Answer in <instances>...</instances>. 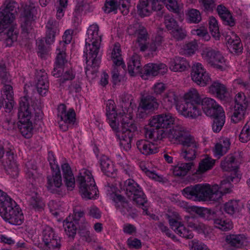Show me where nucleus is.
<instances>
[{
	"label": "nucleus",
	"mask_w": 250,
	"mask_h": 250,
	"mask_svg": "<svg viewBox=\"0 0 250 250\" xmlns=\"http://www.w3.org/2000/svg\"><path fill=\"white\" fill-rule=\"evenodd\" d=\"M170 34L176 41H183L187 36L186 31L180 26L170 31Z\"/></svg>",
	"instance_id": "nucleus-46"
},
{
	"label": "nucleus",
	"mask_w": 250,
	"mask_h": 250,
	"mask_svg": "<svg viewBox=\"0 0 250 250\" xmlns=\"http://www.w3.org/2000/svg\"><path fill=\"white\" fill-rule=\"evenodd\" d=\"M240 179V178L239 176V174L235 171L231 175L228 176L226 179H224L221 181L220 187H218V193L217 195V197H218V199H220L224 194L229 193L231 192L230 187L231 182L237 183L239 181Z\"/></svg>",
	"instance_id": "nucleus-17"
},
{
	"label": "nucleus",
	"mask_w": 250,
	"mask_h": 250,
	"mask_svg": "<svg viewBox=\"0 0 250 250\" xmlns=\"http://www.w3.org/2000/svg\"><path fill=\"white\" fill-rule=\"evenodd\" d=\"M76 5L74 9V16L75 17L79 16L83 10L84 7L88 6V5L84 2V0H76Z\"/></svg>",
	"instance_id": "nucleus-58"
},
{
	"label": "nucleus",
	"mask_w": 250,
	"mask_h": 250,
	"mask_svg": "<svg viewBox=\"0 0 250 250\" xmlns=\"http://www.w3.org/2000/svg\"><path fill=\"white\" fill-rule=\"evenodd\" d=\"M209 92L216 94L217 97L225 102L229 101V93L226 86L218 81L213 82L209 87Z\"/></svg>",
	"instance_id": "nucleus-22"
},
{
	"label": "nucleus",
	"mask_w": 250,
	"mask_h": 250,
	"mask_svg": "<svg viewBox=\"0 0 250 250\" xmlns=\"http://www.w3.org/2000/svg\"><path fill=\"white\" fill-rule=\"evenodd\" d=\"M124 190L126 196L137 205L144 206L147 199L140 186L133 179H128L124 182Z\"/></svg>",
	"instance_id": "nucleus-10"
},
{
	"label": "nucleus",
	"mask_w": 250,
	"mask_h": 250,
	"mask_svg": "<svg viewBox=\"0 0 250 250\" xmlns=\"http://www.w3.org/2000/svg\"><path fill=\"white\" fill-rule=\"evenodd\" d=\"M30 206L32 208V212H42L43 210L44 204L41 201L40 197L38 196L37 192H34L31 197Z\"/></svg>",
	"instance_id": "nucleus-41"
},
{
	"label": "nucleus",
	"mask_w": 250,
	"mask_h": 250,
	"mask_svg": "<svg viewBox=\"0 0 250 250\" xmlns=\"http://www.w3.org/2000/svg\"><path fill=\"white\" fill-rule=\"evenodd\" d=\"M62 78L59 79L58 82L60 86H62L67 81H72L75 77V74L73 73L72 69L71 67L68 70H66L63 73H62Z\"/></svg>",
	"instance_id": "nucleus-48"
},
{
	"label": "nucleus",
	"mask_w": 250,
	"mask_h": 250,
	"mask_svg": "<svg viewBox=\"0 0 250 250\" xmlns=\"http://www.w3.org/2000/svg\"><path fill=\"white\" fill-rule=\"evenodd\" d=\"M136 145L138 149L143 154L147 155L157 152L158 148L153 143L145 140H140L137 142Z\"/></svg>",
	"instance_id": "nucleus-30"
},
{
	"label": "nucleus",
	"mask_w": 250,
	"mask_h": 250,
	"mask_svg": "<svg viewBox=\"0 0 250 250\" xmlns=\"http://www.w3.org/2000/svg\"><path fill=\"white\" fill-rule=\"evenodd\" d=\"M159 229L165 233L167 237L171 238L174 241L177 240L176 237L172 233L168 228L163 223H160L158 225Z\"/></svg>",
	"instance_id": "nucleus-62"
},
{
	"label": "nucleus",
	"mask_w": 250,
	"mask_h": 250,
	"mask_svg": "<svg viewBox=\"0 0 250 250\" xmlns=\"http://www.w3.org/2000/svg\"><path fill=\"white\" fill-rule=\"evenodd\" d=\"M160 133V140L168 137L174 138L180 142L183 146L181 156L186 160L191 161L196 158V153L198 147L197 143L192 136L188 135L180 127L173 125L168 130L165 132L161 131Z\"/></svg>",
	"instance_id": "nucleus-2"
},
{
	"label": "nucleus",
	"mask_w": 250,
	"mask_h": 250,
	"mask_svg": "<svg viewBox=\"0 0 250 250\" xmlns=\"http://www.w3.org/2000/svg\"><path fill=\"white\" fill-rule=\"evenodd\" d=\"M36 87L38 93L43 96L48 91L49 83L47 80V74L40 72L35 78Z\"/></svg>",
	"instance_id": "nucleus-26"
},
{
	"label": "nucleus",
	"mask_w": 250,
	"mask_h": 250,
	"mask_svg": "<svg viewBox=\"0 0 250 250\" xmlns=\"http://www.w3.org/2000/svg\"><path fill=\"white\" fill-rule=\"evenodd\" d=\"M18 117L19 119L18 127L21 134L25 138H31L34 131V127L30 121L31 108L29 107V103L27 96L21 97L19 103Z\"/></svg>",
	"instance_id": "nucleus-6"
},
{
	"label": "nucleus",
	"mask_w": 250,
	"mask_h": 250,
	"mask_svg": "<svg viewBox=\"0 0 250 250\" xmlns=\"http://www.w3.org/2000/svg\"><path fill=\"white\" fill-rule=\"evenodd\" d=\"M19 10V5L14 0H6L4 6L0 8V33L6 35L5 42L8 46H11L18 38V30L11 25Z\"/></svg>",
	"instance_id": "nucleus-1"
},
{
	"label": "nucleus",
	"mask_w": 250,
	"mask_h": 250,
	"mask_svg": "<svg viewBox=\"0 0 250 250\" xmlns=\"http://www.w3.org/2000/svg\"><path fill=\"white\" fill-rule=\"evenodd\" d=\"M204 112L209 117L224 112L222 107L218 104L216 101L210 98L202 99L201 106Z\"/></svg>",
	"instance_id": "nucleus-14"
},
{
	"label": "nucleus",
	"mask_w": 250,
	"mask_h": 250,
	"mask_svg": "<svg viewBox=\"0 0 250 250\" xmlns=\"http://www.w3.org/2000/svg\"><path fill=\"white\" fill-rule=\"evenodd\" d=\"M239 140L241 142H247L250 140V127L245 125L239 135Z\"/></svg>",
	"instance_id": "nucleus-54"
},
{
	"label": "nucleus",
	"mask_w": 250,
	"mask_h": 250,
	"mask_svg": "<svg viewBox=\"0 0 250 250\" xmlns=\"http://www.w3.org/2000/svg\"><path fill=\"white\" fill-rule=\"evenodd\" d=\"M14 154L11 151H7L5 156L1 162L6 173L13 178L18 177L19 169L16 163L13 160Z\"/></svg>",
	"instance_id": "nucleus-15"
},
{
	"label": "nucleus",
	"mask_w": 250,
	"mask_h": 250,
	"mask_svg": "<svg viewBox=\"0 0 250 250\" xmlns=\"http://www.w3.org/2000/svg\"><path fill=\"white\" fill-rule=\"evenodd\" d=\"M188 19L190 21L193 23L199 22L202 18L200 11L195 9H191L188 13Z\"/></svg>",
	"instance_id": "nucleus-51"
},
{
	"label": "nucleus",
	"mask_w": 250,
	"mask_h": 250,
	"mask_svg": "<svg viewBox=\"0 0 250 250\" xmlns=\"http://www.w3.org/2000/svg\"><path fill=\"white\" fill-rule=\"evenodd\" d=\"M188 212L192 214L195 213L198 217L201 218H207L208 219H216L217 217V213L215 211L204 207H198L197 206H192L188 208Z\"/></svg>",
	"instance_id": "nucleus-24"
},
{
	"label": "nucleus",
	"mask_w": 250,
	"mask_h": 250,
	"mask_svg": "<svg viewBox=\"0 0 250 250\" xmlns=\"http://www.w3.org/2000/svg\"><path fill=\"white\" fill-rule=\"evenodd\" d=\"M100 44L96 43V42H92L91 44L85 41V46L86 48L89 47V57L98 55L99 52Z\"/></svg>",
	"instance_id": "nucleus-53"
},
{
	"label": "nucleus",
	"mask_w": 250,
	"mask_h": 250,
	"mask_svg": "<svg viewBox=\"0 0 250 250\" xmlns=\"http://www.w3.org/2000/svg\"><path fill=\"white\" fill-rule=\"evenodd\" d=\"M214 227L222 231H227L233 227V224L231 220H213Z\"/></svg>",
	"instance_id": "nucleus-43"
},
{
	"label": "nucleus",
	"mask_w": 250,
	"mask_h": 250,
	"mask_svg": "<svg viewBox=\"0 0 250 250\" xmlns=\"http://www.w3.org/2000/svg\"><path fill=\"white\" fill-rule=\"evenodd\" d=\"M100 166L102 171L107 176L111 177L115 169L112 162L106 156H103L100 159Z\"/></svg>",
	"instance_id": "nucleus-37"
},
{
	"label": "nucleus",
	"mask_w": 250,
	"mask_h": 250,
	"mask_svg": "<svg viewBox=\"0 0 250 250\" xmlns=\"http://www.w3.org/2000/svg\"><path fill=\"white\" fill-rule=\"evenodd\" d=\"M209 29L213 37L219 38L220 33L217 21L216 19L211 17L209 21Z\"/></svg>",
	"instance_id": "nucleus-50"
},
{
	"label": "nucleus",
	"mask_w": 250,
	"mask_h": 250,
	"mask_svg": "<svg viewBox=\"0 0 250 250\" xmlns=\"http://www.w3.org/2000/svg\"><path fill=\"white\" fill-rule=\"evenodd\" d=\"M78 220H63V226L66 235L73 238L76 234Z\"/></svg>",
	"instance_id": "nucleus-38"
},
{
	"label": "nucleus",
	"mask_w": 250,
	"mask_h": 250,
	"mask_svg": "<svg viewBox=\"0 0 250 250\" xmlns=\"http://www.w3.org/2000/svg\"><path fill=\"white\" fill-rule=\"evenodd\" d=\"M116 108L114 101L108 100L106 103V114L113 130L118 133L121 131L123 133L128 131L130 132L137 131V127L134 121L126 116H124L121 113L117 114Z\"/></svg>",
	"instance_id": "nucleus-3"
},
{
	"label": "nucleus",
	"mask_w": 250,
	"mask_h": 250,
	"mask_svg": "<svg viewBox=\"0 0 250 250\" xmlns=\"http://www.w3.org/2000/svg\"><path fill=\"white\" fill-rule=\"evenodd\" d=\"M99 27L98 26H91L87 31V34L88 38L85 41L88 42H94L96 43H101L102 41V37L98 35Z\"/></svg>",
	"instance_id": "nucleus-40"
},
{
	"label": "nucleus",
	"mask_w": 250,
	"mask_h": 250,
	"mask_svg": "<svg viewBox=\"0 0 250 250\" xmlns=\"http://www.w3.org/2000/svg\"><path fill=\"white\" fill-rule=\"evenodd\" d=\"M0 215L2 219H16L22 215L21 210L7 193L0 189Z\"/></svg>",
	"instance_id": "nucleus-9"
},
{
	"label": "nucleus",
	"mask_w": 250,
	"mask_h": 250,
	"mask_svg": "<svg viewBox=\"0 0 250 250\" xmlns=\"http://www.w3.org/2000/svg\"><path fill=\"white\" fill-rule=\"evenodd\" d=\"M127 64L128 71L131 76L135 75V69L136 71V73L141 74V71H143L142 69L143 68H141L140 57L137 55H133Z\"/></svg>",
	"instance_id": "nucleus-36"
},
{
	"label": "nucleus",
	"mask_w": 250,
	"mask_h": 250,
	"mask_svg": "<svg viewBox=\"0 0 250 250\" xmlns=\"http://www.w3.org/2000/svg\"><path fill=\"white\" fill-rule=\"evenodd\" d=\"M228 43L227 47L230 53H239L242 52V44L239 38L234 40L230 37L228 39Z\"/></svg>",
	"instance_id": "nucleus-42"
},
{
	"label": "nucleus",
	"mask_w": 250,
	"mask_h": 250,
	"mask_svg": "<svg viewBox=\"0 0 250 250\" xmlns=\"http://www.w3.org/2000/svg\"><path fill=\"white\" fill-rule=\"evenodd\" d=\"M191 77L193 81L201 86H206L211 81L208 73L200 63L192 66Z\"/></svg>",
	"instance_id": "nucleus-11"
},
{
	"label": "nucleus",
	"mask_w": 250,
	"mask_h": 250,
	"mask_svg": "<svg viewBox=\"0 0 250 250\" xmlns=\"http://www.w3.org/2000/svg\"><path fill=\"white\" fill-rule=\"evenodd\" d=\"M184 100L185 103L181 110L183 115L193 119L201 114L200 106L202 99L196 89H191L186 93Z\"/></svg>",
	"instance_id": "nucleus-7"
},
{
	"label": "nucleus",
	"mask_w": 250,
	"mask_h": 250,
	"mask_svg": "<svg viewBox=\"0 0 250 250\" xmlns=\"http://www.w3.org/2000/svg\"><path fill=\"white\" fill-rule=\"evenodd\" d=\"M0 80L1 83L4 85L3 88V93H8V91H6V86H12L9 83H11V79L9 77V74L7 73H2L0 74Z\"/></svg>",
	"instance_id": "nucleus-57"
},
{
	"label": "nucleus",
	"mask_w": 250,
	"mask_h": 250,
	"mask_svg": "<svg viewBox=\"0 0 250 250\" xmlns=\"http://www.w3.org/2000/svg\"><path fill=\"white\" fill-rule=\"evenodd\" d=\"M127 243L130 248L139 249L142 247V243L140 240L136 238L130 237L127 239Z\"/></svg>",
	"instance_id": "nucleus-61"
},
{
	"label": "nucleus",
	"mask_w": 250,
	"mask_h": 250,
	"mask_svg": "<svg viewBox=\"0 0 250 250\" xmlns=\"http://www.w3.org/2000/svg\"><path fill=\"white\" fill-rule=\"evenodd\" d=\"M35 6L33 5H26L24 8L21 15L24 18L23 23L21 27L22 30L25 33H28L32 30L31 21H33Z\"/></svg>",
	"instance_id": "nucleus-18"
},
{
	"label": "nucleus",
	"mask_w": 250,
	"mask_h": 250,
	"mask_svg": "<svg viewBox=\"0 0 250 250\" xmlns=\"http://www.w3.org/2000/svg\"><path fill=\"white\" fill-rule=\"evenodd\" d=\"M189 67L188 62L183 57H176L169 62V68L174 72H183Z\"/></svg>",
	"instance_id": "nucleus-28"
},
{
	"label": "nucleus",
	"mask_w": 250,
	"mask_h": 250,
	"mask_svg": "<svg viewBox=\"0 0 250 250\" xmlns=\"http://www.w3.org/2000/svg\"><path fill=\"white\" fill-rule=\"evenodd\" d=\"M188 226L197 231L198 233L203 234L207 238H210L211 236L212 229L203 223L198 221L190 222L188 223Z\"/></svg>",
	"instance_id": "nucleus-31"
},
{
	"label": "nucleus",
	"mask_w": 250,
	"mask_h": 250,
	"mask_svg": "<svg viewBox=\"0 0 250 250\" xmlns=\"http://www.w3.org/2000/svg\"><path fill=\"white\" fill-rule=\"evenodd\" d=\"M56 22L52 20H49L48 21L46 27L47 28L46 35L45 38V43L50 45L54 41L55 35L58 30L56 26Z\"/></svg>",
	"instance_id": "nucleus-34"
},
{
	"label": "nucleus",
	"mask_w": 250,
	"mask_h": 250,
	"mask_svg": "<svg viewBox=\"0 0 250 250\" xmlns=\"http://www.w3.org/2000/svg\"><path fill=\"white\" fill-rule=\"evenodd\" d=\"M203 58L210 64L214 62L223 63L225 59L220 52L211 48H206L202 53Z\"/></svg>",
	"instance_id": "nucleus-23"
},
{
	"label": "nucleus",
	"mask_w": 250,
	"mask_h": 250,
	"mask_svg": "<svg viewBox=\"0 0 250 250\" xmlns=\"http://www.w3.org/2000/svg\"><path fill=\"white\" fill-rule=\"evenodd\" d=\"M6 91H8V93H4L5 96V100L4 104H5V112L9 113L11 111L14 106V101H13V91L12 86H6Z\"/></svg>",
	"instance_id": "nucleus-39"
},
{
	"label": "nucleus",
	"mask_w": 250,
	"mask_h": 250,
	"mask_svg": "<svg viewBox=\"0 0 250 250\" xmlns=\"http://www.w3.org/2000/svg\"><path fill=\"white\" fill-rule=\"evenodd\" d=\"M84 175L79 174L77 183L79 184L80 193L82 197L86 199H91L97 196L98 188L91 172L86 170Z\"/></svg>",
	"instance_id": "nucleus-8"
},
{
	"label": "nucleus",
	"mask_w": 250,
	"mask_h": 250,
	"mask_svg": "<svg viewBox=\"0 0 250 250\" xmlns=\"http://www.w3.org/2000/svg\"><path fill=\"white\" fill-rule=\"evenodd\" d=\"M218 185H214L212 188L208 184H196L187 187L182 190V194L189 199L195 198L198 201H217L218 197Z\"/></svg>",
	"instance_id": "nucleus-5"
},
{
	"label": "nucleus",
	"mask_w": 250,
	"mask_h": 250,
	"mask_svg": "<svg viewBox=\"0 0 250 250\" xmlns=\"http://www.w3.org/2000/svg\"><path fill=\"white\" fill-rule=\"evenodd\" d=\"M120 5L121 1L118 2L117 0H106L103 9L104 12L107 14L112 12L116 13L117 9L120 8Z\"/></svg>",
	"instance_id": "nucleus-44"
},
{
	"label": "nucleus",
	"mask_w": 250,
	"mask_h": 250,
	"mask_svg": "<svg viewBox=\"0 0 250 250\" xmlns=\"http://www.w3.org/2000/svg\"><path fill=\"white\" fill-rule=\"evenodd\" d=\"M215 164V160L207 157L201 160L199 164L198 168L194 172L193 175H201L203 173L211 169ZM198 177V176H197Z\"/></svg>",
	"instance_id": "nucleus-32"
},
{
	"label": "nucleus",
	"mask_w": 250,
	"mask_h": 250,
	"mask_svg": "<svg viewBox=\"0 0 250 250\" xmlns=\"http://www.w3.org/2000/svg\"><path fill=\"white\" fill-rule=\"evenodd\" d=\"M79 234L82 239L86 242H90L92 240V236L90 231L85 227L80 229Z\"/></svg>",
	"instance_id": "nucleus-63"
},
{
	"label": "nucleus",
	"mask_w": 250,
	"mask_h": 250,
	"mask_svg": "<svg viewBox=\"0 0 250 250\" xmlns=\"http://www.w3.org/2000/svg\"><path fill=\"white\" fill-rule=\"evenodd\" d=\"M197 49V44L196 42H189L188 43L185 47V53L190 56L195 53Z\"/></svg>",
	"instance_id": "nucleus-60"
},
{
	"label": "nucleus",
	"mask_w": 250,
	"mask_h": 250,
	"mask_svg": "<svg viewBox=\"0 0 250 250\" xmlns=\"http://www.w3.org/2000/svg\"><path fill=\"white\" fill-rule=\"evenodd\" d=\"M160 103L156 97L152 95L143 96L141 99L140 106L145 110L154 112L158 109Z\"/></svg>",
	"instance_id": "nucleus-25"
},
{
	"label": "nucleus",
	"mask_w": 250,
	"mask_h": 250,
	"mask_svg": "<svg viewBox=\"0 0 250 250\" xmlns=\"http://www.w3.org/2000/svg\"><path fill=\"white\" fill-rule=\"evenodd\" d=\"M194 166L193 162L188 163H180L178 162L177 165L174 167L173 170V174L175 176L181 177L187 175Z\"/></svg>",
	"instance_id": "nucleus-35"
},
{
	"label": "nucleus",
	"mask_w": 250,
	"mask_h": 250,
	"mask_svg": "<svg viewBox=\"0 0 250 250\" xmlns=\"http://www.w3.org/2000/svg\"><path fill=\"white\" fill-rule=\"evenodd\" d=\"M247 105L239 104L234 106V110L231 116V120L234 123H238L243 117L244 112L246 109Z\"/></svg>",
	"instance_id": "nucleus-45"
},
{
	"label": "nucleus",
	"mask_w": 250,
	"mask_h": 250,
	"mask_svg": "<svg viewBox=\"0 0 250 250\" xmlns=\"http://www.w3.org/2000/svg\"><path fill=\"white\" fill-rule=\"evenodd\" d=\"M163 100L164 102L167 103L168 105L171 106L176 104L178 101V98L174 92H170L164 95Z\"/></svg>",
	"instance_id": "nucleus-55"
},
{
	"label": "nucleus",
	"mask_w": 250,
	"mask_h": 250,
	"mask_svg": "<svg viewBox=\"0 0 250 250\" xmlns=\"http://www.w3.org/2000/svg\"><path fill=\"white\" fill-rule=\"evenodd\" d=\"M165 23L167 28L170 31L179 26L177 21L169 15L165 16Z\"/></svg>",
	"instance_id": "nucleus-52"
},
{
	"label": "nucleus",
	"mask_w": 250,
	"mask_h": 250,
	"mask_svg": "<svg viewBox=\"0 0 250 250\" xmlns=\"http://www.w3.org/2000/svg\"><path fill=\"white\" fill-rule=\"evenodd\" d=\"M112 79L113 84L116 85L119 84L124 80V78H121L119 76L118 70L117 67H114L111 72Z\"/></svg>",
	"instance_id": "nucleus-64"
},
{
	"label": "nucleus",
	"mask_w": 250,
	"mask_h": 250,
	"mask_svg": "<svg viewBox=\"0 0 250 250\" xmlns=\"http://www.w3.org/2000/svg\"><path fill=\"white\" fill-rule=\"evenodd\" d=\"M43 240L45 245L50 249L54 250L60 246V239L51 227L42 226Z\"/></svg>",
	"instance_id": "nucleus-13"
},
{
	"label": "nucleus",
	"mask_w": 250,
	"mask_h": 250,
	"mask_svg": "<svg viewBox=\"0 0 250 250\" xmlns=\"http://www.w3.org/2000/svg\"><path fill=\"white\" fill-rule=\"evenodd\" d=\"M62 169L65 186L68 188L73 189L75 187V181L70 166L68 163H64L62 165Z\"/></svg>",
	"instance_id": "nucleus-29"
},
{
	"label": "nucleus",
	"mask_w": 250,
	"mask_h": 250,
	"mask_svg": "<svg viewBox=\"0 0 250 250\" xmlns=\"http://www.w3.org/2000/svg\"><path fill=\"white\" fill-rule=\"evenodd\" d=\"M201 9L205 12H212L215 7V0H201Z\"/></svg>",
	"instance_id": "nucleus-49"
},
{
	"label": "nucleus",
	"mask_w": 250,
	"mask_h": 250,
	"mask_svg": "<svg viewBox=\"0 0 250 250\" xmlns=\"http://www.w3.org/2000/svg\"><path fill=\"white\" fill-rule=\"evenodd\" d=\"M225 242L231 250L241 248L247 242V238L243 234H229L225 237Z\"/></svg>",
	"instance_id": "nucleus-19"
},
{
	"label": "nucleus",
	"mask_w": 250,
	"mask_h": 250,
	"mask_svg": "<svg viewBox=\"0 0 250 250\" xmlns=\"http://www.w3.org/2000/svg\"><path fill=\"white\" fill-rule=\"evenodd\" d=\"M50 164L52 170V176H48L47 177V188L48 190L52 193L57 192L56 188H59L62 185V178L59 166L58 164Z\"/></svg>",
	"instance_id": "nucleus-12"
},
{
	"label": "nucleus",
	"mask_w": 250,
	"mask_h": 250,
	"mask_svg": "<svg viewBox=\"0 0 250 250\" xmlns=\"http://www.w3.org/2000/svg\"><path fill=\"white\" fill-rule=\"evenodd\" d=\"M136 131H135V132ZM121 132V131L120 132ZM134 132H130L128 131L126 132L125 133H123L122 132V135H120V134H117V136L120 140H122L123 141H125L127 142V144L128 145V147L131 146V140L133 137V133Z\"/></svg>",
	"instance_id": "nucleus-56"
},
{
	"label": "nucleus",
	"mask_w": 250,
	"mask_h": 250,
	"mask_svg": "<svg viewBox=\"0 0 250 250\" xmlns=\"http://www.w3.org/2000/svg\"><path fill=\"white\" fill-rule=\"evenodd\" d=\"M216 10L225 25L230 27L234 26L235 21L232 14L224 5L222 4L218 5Z\"/></svg>",
	"instance_id": "nucleus-27"
},
{
	"label": "nucleus",
	"mask_w": 250,
	"mask_h": 250,
	"mask_svg": "<svg viewBox=\"0 0 250 250\" xmlns=\"http://www.w3.org/2000/svg\"><path fill=\"white\" fill-rule=\"evenodd\" d=\"M141 74L146 76H155L158 74L164 75L167 71V66L164 63H148L142 69Z\"/></svg>",
	"instance_id": "nucleus-20"
},
{
	"label": "nucleus",
	"mask_w": 250,
	"mask_h": 250,
	"mask_svg": "<svg viewBox=\"0 0 250 250\" xmlns=\"http://www.w3.org/2000/svg\"><path fill=\"white\" fill-rule=\"evenodd\" d=\"M59 109L61 110V122H63L65 124H61L59 122L60 127L63 131H65L68 129V124H74L76 120V114L73 108H70L66 112V107L64 104H61L59 106Z\"/></svg>",
	"instance_id": "nucleus-16"
},
{
	"label": "nucleus",
	"mask_w": 250,
	"mask_h": 250,
	"mask_svg": "<svg viewBox=\"0 0 250 250\" xmlns=\"http://www.w3.org/2000/svg\"><path fill=\"white\" fill-rule=\"evenodd\" d=\"M169 224L171 229L180 236L186 239H192L194 235L192 232L189 230L183 223L178 220H169Z\"/></svg>",
	"instance_id": "nucleus-21"
},
{
	"label": "nucleus",
	"mask_w": 250,
	"mask_h": 250,
	"mask_svg": "<svg viewBox=\"0 0 250 250\" xmlns=\"http://www.w3.org/2000/svg\"><path fill=\"white\" fill-rule=\"evenodd\" d=\"M224 210L228 214L232 215L239 212L238 203L237 201L230 200L224 205Z\"/></svg>",
	"instance_id": "nucleus-47"
},
{
	"label": "nucleus",
	"mask_w": 250,
	"mask_h": 250,
	"mask_svg": "<svg viewBox=\"0 0 250 250\" xmlns=\"http://www.w3.org/2000/svg\"><path fill=\"white\" fill-rule=\"evenodd\" d=\"M210 117L212 120L211 127L213 131L215 133L219 132L225 123L226 116L225 112L222 113L219 112V114Z\"/></svg>",
	"instance_id": "nucleus-33"
},
{
	"label": "nucleus",
	"mask_w": 250,
	"mask_h": 250,
	"mask_svg": "<svg viewBox=\"0 0 250 250\" xmlns=\"http://www.w3.org/2000/svg\"><path fill=\"white\" fill-rule=\"evenodd\" d=\"M175 119L170 113H162L152 116L146 127V136L149 139L160 140V132L168 130L175 125Z\"/></svg>",
	"instance_id": "nucleus-4"
},
{
	"label": "nucleus",
	"mask_w": 250,
	"mask_h": 250,
	"mask_svg": "<svg viewBox=\"0 0 250 250\" xmlns=\"http://www.w3.org/2000/svg\"><path fill=\"white\" fill-rule=\"evenodd\" d=\"M66 54L65 53L62 51H60L58 54L56 58L55 64L60 67L63 68V66L65 63L67 62V60L65 59Z\"/></svg>",
	"instance_id": "nucleus-59"
}]
</instances>
